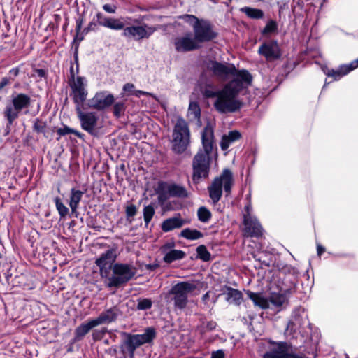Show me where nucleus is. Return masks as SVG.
I'll return each instance as SVG.
<instances>
[{"label": "nucleus", "mask_w": 358, "mask_h": 358, "mask_svg": "<svg viewBox=\"0 0 358 358\" xmlns=\"http://www.w3.org/2000/svg\"><path fill=\"white\" fill-rule=\"evenodd\" d=\"M217 36L218 33L215 27L209 21L201 19V22L195 27L194 34L191 32L185 34L178 38L176 45H196L195 42H210Z\"/></svg>", "instance_id": "nucleus-1"}, {"label": "nucleus", "mask_w": 358, "mask_h": 358, "mask_svg": "<svg viewBox=\"0 0 358 358\" xmlns=\"http://www.w3.org/2000/svg\"><path fill=\"white\" fill-rule=\"evenodd\" d=\"M196 289L195 284L184 281L173 285L165 296L168 303H173L176 310H184L188 303V296Z\"/></svg>", "instance_id": "nucleus-2"}, {"label": "nucleus", "mask_w": 358, "mask_h": 358, "mask_svg": "<svg viewBox=\"0 0 358 358\" xmlns=\"http://www.w3.org/2000/svg\"><path fill=\"white\" fill-rule=\"evenodd\" d=\"M231 85H225L222 90L219 91V95L214 103L215 108L221 113H234L238 110L243 106V103L236 99L238 95L235 87Z\"/></svg>", "instance_id": "nucleus-3"}, {"label": "nucleus", "mask_w": 358, "mask_h": 358, "mask_svg": "<svg viewBox=\"0 0 358 358\" xmlns=\"http://www.w3.org/2000/svg\"><path fill=\"white\" fill-rule=\"evenodd\" d=\"M31 97L24 93H14L11 96V103L7 104L4 111V117L7 120L6 134L10 131V126L19 117L23 109L29 108L31 106Z\"/></svg>", "instance_id": "nucleus-4"}, {"label": "nucleus", "mask_w": 358, "mask_h": 358, "mask_svg": "<svg viewBox=\"0 0 358 358\" xmlns=\"http://www.w3.org/2000/svg\"><path fill=\"white\" fill-rule=\"evenodd\" d=\"M233 185V175L229 169H224L221 175L213 180L210 185L208 187L209 197L214 204L217 203L222 195V187L228 196L230 194Z\"/></svg>", "instance_id": "nucleus-5"}, {"label": "nucleus", "mask_w": 358, "mask_h": 358, "mask_svg": "<svg viewBox=\"0 0 358 358\" xmlns=\"http://www.w3.org/2000/svg\"><path fill=\"white\" fill-rule=\"evenodd\" d=\"M172 150L176 154L183 153L190 143V131L187 122L178 117L173 131Z\"/></svg>", "instance_id": "nucleus-6"}, {"label": "nucleus", "mask_w": 358, "mask_h": 358, "mask_svg": "<svg viewBox=\"0 0 358 358\" xmlns=\"http://www.w3.org/2000/svg\"><path fill=\"white\" fill-rule=\"evenodd\" d=\"M113 275L107 280V287L118 288L126 285L136 275V268L132 264L115 263L113 265Z\"/></svg>", "instance_id": "nucleus-7"}, {"label": "nucleus", "mask_w": 358, "mask_h": 358, "mask_svg": "<svg viewBox=\"0 0 358 358\" xmlns=\"http://www.w3.org/2000/svg\"><path fill=\"white\" fill-rule=\"evenodd\" d=\"M211 164V157L206 153L198 152L192 159V181L199 184L201 180L209 177Z\"/></svg>", "instance_id": "nucleus-8"}, {"label": "nucleus", "mask_w": 358, "mask_h": 358, "mask_svg": "<svg viewBox=\"0 0 358 358\" xmlns=\"http://www.w3.org/2000/svg\"><path fill=\"white\" fill-rule=\"evenodd\" d=\"M207 67L210 72H211L213 76L222 82L229 80L236 71V68L234 64L219 62L215 60H210Z\"/></svg>", "instance_id": "nucleus-9"}, {"label": "nucleus", "mask_w": 358, "mask_h": 358, "mask_svg": "<svg viewBox=\"0 0 358 358\" xmlns=\"http://www.w3.org/2000/svg\"><path fill=\"white\" fill-rule=\"evenodd\" d=\"M71 89V96L73 100L76 107H81L86 101L88 94L86 89L87 81L85 77L78 76L76 80L69 83Z\"/></svg>", "instance_id": "nucleus-10"}, {"label": "nucleus", "mask_w": 358, "mask_h": 358, "mask_svg": "<svg viewBox=\"0 0 358 358\" xmlns=\"http://www.w3.org/2000/svg\"><path fill=\"white\" fill-rule=\"evenodd\" d=\"M233 79L227 83L226 85H231V87L234 88L238 94L241 92L244 88H247L248 87L252 85V76L251 73L246 69H241L238 70L236 69V73L233 74Z\"/></svg>", "instance_id": "nucleus-11"}, {"label": "nucleus", "mask_w": 358, "mask_h": 358, "mask_svg": "<svg viewBox=\"0 0 358 358\" xmlns=\"http://www.w3.org/2000/svg\"><path fill=\"white\" fill-rule=\"evenodd\" d=\"M76 112L80 122L82 129L90 134L95 136V129L98 122V117L96 113L93 112L83 113L81 107H76Z\"/></svg>", "instance_id": "nucleus-12"}, {"label": "nucleus", "mask_w": 358, "mask_h": 358, "mask_svg": "<svg viewBox=\"0 0 358 358\" xmlns=\"http://www.w3.org/2000/svg\"><path fill=\"white\" fill-rule=\"evenodd\" d=\"M115 101L114 96L106 91L99 92L88 101V106L98 110H103L111 106Z\"/></svg>", "instance_id": "nucleus-13"}, {"label": "nucleus", "mask_w": 358, "mask_h": 358, "mask_svg": "<svg viewBox=\"0 0 358 358\" xmlns=\"http://www.w3.org/2000/svg\"><path fill=\"white\" fill-rule=\"evenodd\" d=\"M156 28L150 27L147 24L141 26H131L124 29V35L129 38H132L139 41L143 38H149L155 31Z\"/></svg>", "instance_id": "nucleus-14"}, {"label": "nucleus", "mask_w": 358, "mask_h": 358, "mask_svg": "<svg viewBox=\"0 0 358 358\" xmlns=\"http://www.w3.org/2000/svg\"><path fill=\"white\" fill-rule=\"evenodd\" d=\"M122 336L124 337L120 348L123 355L128 354L130 358H134L136 350L141 345L138 343L134 334L122 332Z\"/></svg>", "instance_id": "nucleus-15"}, {"label": "nucleus", "mask_w": 358, "mask_h": 358, "mask_svg": "<svg viewBox=\"0 0 358 358\" xmlns=\"http://www.w3.org/2000/svg\"><path fill=\"white\" fill-rule=\"evenodd\" d=\"M201 141L203 150H199L198 152L206 153L208 156L213 152L215 146L214 141V131L212 126L207 124L203 129L201 134Z\"/></svg>", "instance_id": "nucleus-16"}, {"label": "nucleus", "mask_w": 358, "mask_h": 358, "mask_svg": "<svg viewBox=\"0 0 358 358\" xmlns=\"http://www.w3.org/2000/svg\"><path fill=\"white\" fill-rule=\"evenodd\" d=\"M271 344L275 347L271 348L263 355V358H286L287 351H289L291 345L285 341H272Z\"/></svg>", "instance_id": "nucleus-17"}, {"label": "nucleus", "mask_w": 358, "mask_h": 358, "mask_svg": "<svg viewBox=\"0 0 358 358\" xmlns=\"http://www.w3.org/2000/svg\"><path fill=\"white\" fill-rule=\"evenodd\" d=\"M122 315V311L117 306H112L99 314L94 318V321L99 326L100 324H106L114 322Z\"/></svg>", "instance_id": "nucleus-18"}, {"label": "nucleus", "mask_w": 358, "mask_h": 358, "mask_svg": "<svg viewBox=\"0 0 358 358\" xmlns=\"http://www.w3.org/2000/svg\"><path fill=\"white\" fill-rule=\"evenodd\" d=\"M243 224L245 225L243 230L245 236L257 238L262 236V228L257 220L244 216Z\"/></svg>", "instance_id": "nucleus-19"}, {"label": "nucleus", "mask_w": 358, "mask_h": 358, "mask_svg": "<svg viewBox=\"0 0 358 358\" xmlns=\"http://www.w3.org/2000/svg\"><path fill=\"white\" fill-rule=\"evenodd\" d=\"M117 257V248H110L102 253L101 256L96 259L95 264L101 269L106 266H109V268H112Z\"/></svg>", "instance_id": "nucleus-20"}, {"label": "nucleus", "mask_w": 358, "mask_h": 358, "mask_svg": "<svg viewBox=\"0 0 358 358\" xmlns=\"http://www.w3.org/2000/svg\"><path fill=\"white\" fill-rule=\"evenodd\" d=\"M295 285L286 289L284 293H271L268 301L276 308H285L288 305L287 294L294 291Z\"/></svg>", "instance_id": "nucleus-21"}, {"label": "nucleus", "mask_w": 358, "mask_h": 358, "mask_svg": "<svg viewBox=\"0 0 358 358\" xmlns=\"http://www.w3.org/2000/svg\"><path fill=\"white\" fill-rule=\"evenodd\" d=\"M85 21L84 15H80L78 18L76 20V36L74 38V41L77 42H80L83 38V34L88 33L90 31H95L98 28V25L96 22H91L88 26L81 31L82 25Z\"/></svg>", "instance_id": "nucleus-22"}, {"label": "nucleus", "mask_w": 358, "mask_h": 358, "mask_svg": "<svg viewBox=\"0 0 358 358\" xmlns=\"http://www.w3.org/2000/svg\"><path fill=\"white\" fill-rule=\"evenodd\" d=\"M83 194L84 192L81 190L77 189L76 188H72L71 189L69 204L71 208V215L76 217H78V208Z\"/></svg>", "instance_id": "nucleus-23"}, {"label": "nucleus", "mask_w": 358, "mask_h": 358, "mask_svg": "<svg viewBox=\"0 0 358 358\" xmlns=\"http://www.w3.org/2000/svg\"><path fill=\"white\" fill-rule=\"evenodd\" d=\"M98 326L94 319L89 320L87 323H82L75 329V341L82 340L92 329Z\"/></svg>", "instance_id": "nucleus-24"}, {"label": "nucleus", "mask_w": 358, "mask_h": 358, "mask_svg": "<svg viewBox=\"0 0 358 358\" xmlns=\"http://www.w3.org/2000/svg\"><path fill=\"white\" fill-rule=\"evenodd\" d=\"M258 52L260 55H264L268 61H273L281 56L279 46H259Z\"/></svg>", "instance_id": "nucleus-25"}, {"label": "nucleus", "mask_w": 358, "mask_h": 358, "mask_svg": "<svg viewBox=\"0 0 358 358\" xmlns=\"http://www.w3.org/2000/svg\"><path fill=\"white\" fill-rule=\"evenodd\" d=\"M155 193L157 195V200L160 205H164L171 196L168 190V183L164 181L157 182L155 188Z\"/></svg>", "instance_id": "nucleus-26"}, {"label": "nucleus", "mask_w": 358, "mask_h": 358, "mask_svg": "<svg viewBox=\"0 0 358 358\" xmlns=\"http://www.w3.org/2000/svg\"><path fill=\"white\" fill-rule=\"evenodd\" d=\"M241 138V134L238 131L233 130L229 131L227 135H224L222 137L220 142L221 149L226 150L231 143L238 141Z\"/></svg>", "instance_id": "nucleus-27"}, {"label": "nucleus", "mask_w": 358, "mask_h": 358, "mask_svg": "<svg viewBox=\"0 0 358 358\" xmlns=\"http://www.w3.org/2000/svg\"><path fill=\"white\" fill-rule=\"evenodd\" d=\"M168 190L171 197L185 199L189 196L187 189L180 185L176 183L168 184Z\"/></svg>", "instance_id": "nucleus-28"}, {"label": "nucleus", "mask_w": 358, "mask_h": 358, "mask_svg": "<svg viewBox=\"0 0 358 358\" xmlns=\"http://www.w3.org/2000/svg\"><path fill=\"white\" fill-rule=\"evenodd\" d=\"M184 224L183 220L180 217H171L165 220L161 225L164 232H168L175 229L180 228Z\"/></svg>", "instance_id": "nucleus-29"}, {"label": "nucleus", "mask_w": 358, "mask_h": 358, "mask_svg": "<svg viewBox=\"0 0 358 358\" xmlns=\"http://www.w3.org/2000/svg\"><path fill=\"white\" fill-rule=\"evenodd\" d=\"M247 296L251 299L255 306L260 307L262 309H267L269 308L268 299L264 297L260 293H255L251 291L246 292Z\"/></svg>", "instance_id": "nucleus-30"}, {"label": "nucleus", "mask_w": 358, "mask_h": 358, "mask_svg": "<svg viewBox=\"0 0 358 358\" xmlns=\"http://www.w3.org/2000/svg\"><path fill=\"white\" fill-rule=\"evenodd\" d=\"M140 345L151 343L156 337V331L153 327H148L142 334H134Z\"/></svg>", "instance_id": "nucleus-31"}, {"label": "nucleus", "mask_w": 358, "mask_h": 358, "mask_svg": "<svg viewBox=\"0 0 358 358\" xmlns=\"http://www.w3.org/2000/svg\"><path fill=\"white\" fill-rule=\"evenodd\" d=\"M226 289L227 292L224 293L227 295L226 300L230 303L240 305L243 301L241 292L230 287H226Z\"/></svg>", "instance_id": "nucleus-32"}, {"label": "nucleus", "mask_w": 358, "mask_h": 358, "mask_svg": "<svg viewBox=\"0 0 358 358\" xmlns=\"http://www.w3.org/2000/svg\"><path fill=\"white\" fill-rule=\"evenodd\" d=\"M164 255L163 261L166 264H171L174 261L182 259L186 257V253L180 250H171Z\"/></svg>", "instance_id": "nucleus-33"}, {"label": "nucleus", "mask_w": 358, "mask_h": 358, "mask_svg": "<svg viewBox=\"0 0 358 358\" xmlns=\"http://www.w3.org/2000/svg\"><path fill=\"white\" fill-rule=\"evenodd\" d=\"M180 236L188 240H197L199 238H202L203 236V234L197 229L186 228L180 232Z\"/></svg>", "instance_id": "nucleus-34"}, {"label": "nucleus", "mask_w": 358, "mask_h": 358, "mask_svg": "<svg viewBox=\"0 0 358 358\" xmlns=\"http://www.w3.org/2000/svg\"><path fill=\"white\" fill-rule=\"evenodd\" d=\"M241 11L252 19H262L264 15V12L262 10L250 7L242 8Z\"/></svg>", "instance_id": "nucleus-35"}, {"label": "nucleus", "mask_w": 358, "mask_h": 358, "mask_svg": "<svg viewBox=\"0 0 358 358\" xmlns=\"http://www.w3.org/2000/svg\"><path fill=\"white\" fill-rule=\"evenodd\" d=\"M349 70L346 65L341 66L337 70H329L326 74L328 76H331L334 78V80H338L342 76L348 74L349 73Z\"/></svg>", "instance_id": "nucleus-36"}, {"label": "nucleus", "mask_w": 358, "mask_h": 358, "mask_svg": "<svg viewBox=\"0 0 358 358\" xmlns=\"http://www.w3.org/2000/svg\"><path fill=\"white\" fill-rule=\"evenodd\" d=\"M54 202L60 218H64L69 213V208L62 203V199L59 196H56L54 199Z\"/></svg>", "instance_id": "nucleus-37"}, {"label": "nucleus", "mask_w": 358, "mask_h": 358, "mask_svg": "<svg viewBox=\"0 0 358 358\" xmlns=\"http://www.w3.org/2000/svg\"><path fill=\"white\" fill-rule=\"evenodd\" d=\"M57 133L60 136H65L67 134H72L80 139H83V138L85 136V135L83 134L80 133V131H78L76 129H71L66 125L63 128H59L57 130Z\"/></svg>", "instance_id": "nucleus-38"}, {"label": "nucleus", "mask_w": 358, "mask_h": 358, "mask_svg": "<svg viewBox=\"0 0 358 358\" xmlns=\"http://www.w3.org/2000/svg\"><path fill=\"white\" fill-rule=\"evenodd\" d=\"M126 108L127 106L125 104V101H122L113 103V113L115 117H116L117 118H120V117L124 115Z\"/></svg>", "instance_id": "nucleus-39"}, {"label": "nucleus", "mask_w": 358, "mask_h": 358, "mask_svg": "<svg viewBox=\"0 0 358 358\" xmlns=\"http://www.w3.org/2000/svg\"><path fill=\"white\" fill-rule=\"evenodd\" d=\"M197 256L196 257L203 262H208L211 258L210 253L208 251L204 245H199L196 249Z\"/></svg>", "instance_id": "nucleus-40"}, {"label": "nucleus", "mask_w": 358, "mask_h": 358, "mask_svg": "<svg viewBox=\"0 0 358 358\" xmlns=\"http://www.w3.org/2000/svg\"><path fill=\"white\" fill-rule=\"evenodd\" d=\"M155 213V210L152 204L144 206L143 210V214L144 222L146 226L150 222Z\"/></svg>", "instance_id": "nucleus-41"}, {"label": "nucleus", "mask_w": 358, "mask_h": 358, "mask_svg": "<svg viewBox=\"0 0 358 358\" xmlns=\"http://www.w3.org/2000/svg\"><path fill=\"white\" fill-rule=\"evenodd\" d=\"M47 123L45 121H43L41 119L36 118L34 120L33 125L34 131L38 134H43L45 137H46V129Z\"/></svg>", "instance_id": "nucleus-42"}, {"label": "nucleus", "mask_w": 358, "mask_h": 358, "mask_svg": "<svg viewBox=\"0 0 358 358\" xmlns=\"http://www.w3.org/2000/svg\"><path fill=\"white\" fill-rule=\"evenodd\" d=\"M278 24L277 22L273 20H270L265 27L263 29L262 34L264 36H270L271 34L277 32Z\"/></svg>", "instance_id": "nucleus-43"}, {"label": "nucleus", "mask_w": 358, "mask_h": 358, "mask_svg": "<svg viewBox=\"0 0 358 358\" xmlns=\"http://www.w3.org/2000/svg\"><path fill=\"white\" fill-rule=\"evenodd\" d=\"M138 208L136 205L128 203L125 206V215L127 220L131 222L134 220V217L136 215Z\"/></svg>", "instance_id": "nucleus-44"}, {"label": "nucleus", "mask_w": 358, "mask_h": 358, "mask_svg": "<svg viewBox=\"0 0 358 358\" xmlns=\"http://www.w3.org/2000/svg\"><path fill=\"white\" fill-rule=\"evenodd\" d=\"M198 218L202 222H208L212 216L210 211L204 206H201L197 211Z\"/></svg>", "instance_id": "nucleus-45"}, {"label": "nucleus", "mask_w": 358, "mask_h": 358, "mask_svg": "<svg viewBox=\"0 0 358 358\" xmlns=\"http://www.w3.org/2000/svg\"><path fill=\"white\" fill-rule=\"evenodd\" d=\"M136 309L138 310H146L151 308L152 301L150 299L139 298L137 299Z\"/></svg>", "instance_id": "nucleus-46"}, {"label": "nucleus", "mask_w": 358, "mask_h": 358, "mask_svg": "<svg viewBox=\"0 0 358 358\" xmlns=\"http://www.w3.org/2000/svg\"><path fill=\"white\" fill-rule=\"evenodd\" d=\"M106 27L111 29L120 30L124 29V24L120 19L110 17Z\"/></svg>", "instance_id": "nucleus-47"}, {"label": "nucleus", "mask_w": 358, "mask_h": 358, "mask_svg": "<svg viewBox=\"0 0 358 358\" xmlns=\"http://www.w3.org/2000/svg\"><path fill=\"white\" fill-rule=\"evenodd\" d=\"M180 17L183 19L185 22L189 23L192 26L193 30L195 29V27L198 26L201 21V19H199L193 15L186 14Z\"/></svg>", "instance_id": "nucleus-48"}, {"label": "nucleus", "mask_w": 358, "mask_h": 358, "mask_svg": "<svg viewBox=\"0 0 358 358\" xmlns=\"http://www.w3.org/2000/svg\"><path fill=\"white\" fill-rule=\"evenodd\" d=\"M202 94L203 96L206 98H214V97H218L219 95V91H215L213 89V87L211 85H208L205 87L202 90Z\"/></svg>", "instance_id": "nucleus-49"}, {"label": "nucleus", "mask_w": 358, "mask_h": 358, "mask_svg": "<svg viewBox=\"0 0 358 358\" xmlns=\"http://www.w3.org/2000/svg\"><path fill=\"white\" fill-rule=\"evenodd\" d=\"M189 113L194 115V118H199L201 115L199 104L196 102H191L189 106Z\"/></svg>", "instance_id": "nucleus-50"}, {"label": "nucleus", "mask_w": 358, "mask_h": 358, "mask_svg": "<svg viewBox=\"0 0 358 358\" xmlns=\"http://www.w3.org/2000/svg\"><path fill=\"white\" fill-rule=\"evenodd\" d=\"M176 246V243L173 239H171L168 241H166L164 244H163L160 248L159 250L162 254H164L167 252H169L171 250H174L173 248Z\"/></svg>", "instance_id": "nucleus-51"}, {"label": "nucleus", "mask_w": 358, "mask_h": 358, "mask_svg": "<svg viewBox=\"0 0 358 358\" xmlns=\"http://www.w3.org/2000/svg\"><path fill=\"white\" fill-rule=\"evenodd\" d=\"M107 332L108 329L105 327L101 329H96L92 333V338L95 341H100L103 338Z\"/></svg>", "instance_id": "nucleus-52"}, {"label": "nucleus", "mask_w": 358, "mask_h": 358, "mask_svg": "<svg viewBox=\"0 0 358 358\" xmlns=\"http://www.w3.org/2000/svg\"><path fill=\"white\" fill-rule=\"evenodd\" d=\"M96 18L99 24L106 27L110 17H106L101 13H98L96 14Z\"/></svg>", "instance_id": "nucleus-53"}, {"label": "nucleus", "mask_w": 358, "mask_h": 358, "mask_svg": "<svg viewBox=\"0 0 358 358\" xmlns=\"http://www.w3.org/2000/svg\"><path fill=\"white\" fill-rule=\"evenodd\" d=\"M199 46H176L177 52H189L197 49Z\"/></svg>", "instance_id": "nucleus-54"}, {"label": "nucleus", "mask_w": 358, "mask_h": 358, "mask_svg": "<svg viewBox=\"0 0 358 358\" xmlns=\"http://www.w3.org/2000/svg\"><path fill=\"white\" fill-rule=\"evenodd\" d=\"M78 73H76V69H74L73 64H71V67H70V76H69V83H73V81L76 80V75Z\"/></svg>", "instance_id": "nucleus-55"}, {"label": "nucleus", "mask_w": 358, "mask_h": 358, "mask_svg": "<svg viewBox=\"0 0 358 358\" xmlns=\"http://www.w3.org/2000/svg\"><path fill=\"white\" fill-rule=\"evenodd\" d=\"M134 87H135V86L134 84L127 83L123 86V91L129 92L131 94H133V92L134 91Z\"/></svg>", "instance_id": "nucleus-56"}, {"label": "nucleus", "mask_w": 358, "mask_h": 358, "mask_svg": "<svg viewBox=\"0 0 358 358\" xmlns=\"http://www.w3.org/2000/svg\"><path fill=\"white\" fill-rule=\"evenodd\" d=\"M217 324L214 321H208L204 326L206 331H210L215 329Z\"/></svg>", "instance_id": "nucleus-57"}, {"label": "nucleus", "mask_w": 358, "mask_h": 358, "mask_svg": "<svg viewBox=\"0 0 358 358\" xmlns=\"http://www.w3.org/2000/svg\"><path fill=\"white\" fill-rule=\"evenodd\" d=\"M103 8L105 11L109 13H114L116 10V6L110 4H105L103 6Z\"/></svg>", "instance_id": "nucleus-58"}, {"label": "nucleus", "mask_w": 358, "mask_h": 358, "mask_svg": "<svg viewBox=\"0 0 358 358\" xmlns=\"http://www.w3.org/2000/svg\"><path fill=\"white\" fill-rule=\"evenodd\" d=\"M211 358H224V353L222 350H218L212 352Z\"/></svg>", "instance_id": "nucleus-59"}, {"label": "nucleus", "mask_w": 358, "mask_h": 358, "mask_svg": "<svg viewBox=\"0 0 358 358\" xmlns=\"http://www.w3.org/2000/svg\"><path fill=\"white\" fill-rule=\"evenodd\" d=\"M286 358H307L305 355H297L295 353L289 352V351H287Z\"/></svg>", "instance_id": "nucleus-60"}, {"label": "nucleus", "mask_w": 358, "mask_h": 358, "mask_svg": "<svg viewBox=\"0 0 358 358\" xmlns=\"http://www.w3.org/2000/svg\"><path fill=\"white\" fill-rule=\"evenodd\" d=\"M78 54V46H76L75 50L73 52V57H74L75 62L76 63V73H78V71H79Z\"/></svg>", "instance_id": "nucleus-61"}, {"label": "nucleus", "mask_w": 358, "mask_h": 358, "mask_svg": "<svg viewBox=\"0 0 358 358\" xmlns=\"http://www.w3.org/2000/svg\"><path fill=\"white\" fill-rule=\"evenodd\" d=\"M100 269V273H101V277H105V278H109L108 277V275H109V271L111 269V268H109V266H106V267H103L101 268H99Z\"/></svg>", "instance_id": "nucleus-62"}, {"label": "nucleus", "mask_w": 358, "mask_h": 358, "mask_svg": "<svg viewBox=\"0 0 358 358\" xmlns=\"http://www.w3.org/2000/svg\"><path fill=\"white\" fill-rule=\"evenodd\" d=\"M350 72L358 67V59L351 62L350 64H345Z\"/></svg>", "instance_id": "nucleus-63"}, {"label": "nucleus", "mask_w": 358, "mask_h": 358, "mask_svg": "<svg viewBox=\"0 0 358 358\" xmlns=\"http://www.w3.org/2000/svg\"><path fill=\"white\" fill-rule=\"evenodd\" d=\"M34 71L40 78L45 77V75H46V71L44 69H34Z\"/></svg>", "instance_id": "nucleus-64"}]
</instances>
